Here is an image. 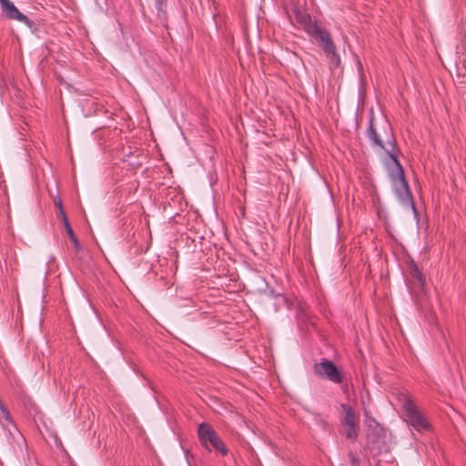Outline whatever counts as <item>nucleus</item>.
I'll list each match as a JSON object with an SVG mask.
<instances>
[{
	"mask_svg": "<svg viewBox=\"0 0 466 466\" xmlns=\"http://www.w3.org/2000/svg\"><path fill=\"white\" fill-rule=\"evenodd\" d=\"M313 371L320 379L335 384H340L344 380L343 371L332 360L327 359H322L319 362H316L313 365Z\"/></svg>",
	"mask_w": 466,
	"mask_h": 466,
	"instance_id": "nucleus-5",
	"label": "nucleus"
},
{
	"mask_svg": "<svg viewBox=\"0 0 466 466\" xmlns=\"http://www.w3.org/2000/svg\"><path fill=\"white\" fill-rule=\"evenodd\" d=\"M2 12L11 20H17L25 23L28 27L32 28L34 23L24 14H22L15 5L9 0H0Z\"/></svg>",
	"mask_w": 466,
	"mask_h": 466,
	"instance_id": "nucleus-7",
	"label": "nucleus"
},
{
	"mask_svg": "<svg viewBox=\"0 0 466 466\" xmlns=\"http://www.w3.org/2000/svg\"><path fill=\"white\" fill-rule=\"evenodd\" d=\"M132 155H133V153H131V152H130V154L127 156V158L123 157V158H122V161H124V162H125V161H128Z\"/></svg>",
	"mask_w": 466,
	"mask_h": 466,
	"instance_id": "nucleus-13",
	"label": "nucleus"
},
{
	"mask_svg": "<svg viewBox=\"0 0 466 466\" xmlns=\"http://www.w3.org/2000/svg\"><path fill=\"white\" fill-rule=\"evenodd\" d=\"M65 228L66 230V233H67L71 242L74 245L75 251L76 253H78L79 250L81 249V246H80V243L78 242V240H77V238H76V235L74 233V230H73L71 225L69 224V225L65 226Z\"/></svg>",
	"mask_w": 466,
	"mask_h": 466,
	"instance_id": "nucleus-8",
	"label": "nucleus"
},
{
	"mask_svg": "<svg viewBox=\"0 0 466 466\" xmlns=\"http://www.w3.org/2000/svg\"><path fill=\"white\" fill-rule=\"evenodd\" d=\"M358 461H359V460H358V459H356V458H352V459H351V462H352V463H357Z\"/></svg>",
	"mask_w": 466,
	"mask_h": 466,
	"instance_id": "nucleus-14",
	"label": "nucleus"
},
{
	"mask_svg": "<svg viewBox=\"0 0 466 466\" xmlns=\"http://www.w3.org/2000/svg\"><path fill=\"white\" fill-rule=\"evenodd\" d=\"M3 420L6 421L7 423L13 424V420L10 415V412L5 406L0 407V422H3Z\"/></svg>",
	"mask_w": 466,
	"mask_h": 466,
	"instance_id": "nucleus-9",
	"label": "nucleus"
},
{
	"mask_svg": "<svg viewBox=\"0 0 466 466\" xmlns=\"http://www.w3.org/2000/svg\"><path fill=\"white\" fill-rule=\"evenodd\" d=\"M307 32L313 36L317 42L319 43V46L323 49L325 54L328 56H330L336 64H339V56H338L336 52V46L330 37L329 33L318 25L316 23L309 24L307 28Z\"/></svg>",
	"mask_w": 466,
	"mask_h": 466,
	"instance_id": "nucleus-4",
	"label": "nucleus"
},
{
	"mask_svg": "<svg viewBox=\"0 0 466 466\" xmlns=\"http://www.w3.org/2000/svg\"><path fill=\"white\" fill-rule=\"evenodd\" d=\"M57 216L61 218L64 227L70 224L64 208L58 210Z\"/></svg>",
	"mask_w": 466,
	"mask_h": 466,
	"instance_id": "nucleus-10",
	"label": "nucleus"
},
{
	"mask_svg": "<svg viewBox=\"0 0 466 466\" xmlns=\"http://www.w3.org/2000/svg\"><path fill=\"white\" fill-rule=\"evenodd\" d=\"M402 409L405 415V421L415 431H423L431 429V424L410 397L405 396L403 398Z\"/></svg>",
	"mask_w": 466,
	"mask_h": 466,
	"instance_id": "nucleus-3",
	"label": "nucleus"
},
{
	"mask_svg": "<svg viewBox=\"0 0 466 466\" xmlns=\"http://www.w3.org/2000/svg\"><path fill=\"white\" fill-rule=\"evenodd\" d=\"M57 216L61 218L64 227L70 224L64 208L58 210Z\"/></svg>",
	"mask_w": 466,
	"mask_h": 466,
	"instance_id": "nucleus-11",
	"label": "nucleus"
},
{
	"mask_svg": "<svg viewBox=\"0 0 466 466\" xmlns=\"http://www.w3.org/2000/svg\"><path fill=\"white\" fill-rule=\"evenodd\" d=\"M344 411L341 424L343 425V434L348 440L356 441L359 436V430L356 426V416L353 409L348 404H341Z\"/></svg>",
	"mask_w": 466,
	"mask_h": 466,
	"instance_id": "nucleus-6",
	"label": "nucleus"
},
{
	"mask_svg": "<svg viewBox=\"0 0 466 466\" xmlns=\"http://www.w3.org/2000/svg\"><path fill=\"white\" fill-rule=\"evenodd\" d=\"M54 203H55V206L57 208L58 210L61 209V208H63V204H62V200L59 198H55Z\"/></svg>",
	"mask_w": 466,
	"mask_h": 466,
	"instance_id": "nucleus-12",
	"label": "nucleus"
},
{
	"mask_svg": "<svg viewBox=\"0 0 466 466\" xmlns=\"http://www.w3.org/2000/svg\"><path fill=\"white\" fill-rule=\"evenodd\" d=\"M366 135L370 139V145L373 148L385 150L390 157V161L386 164V167L396 198L402 206L410 208L415 211L412 194L405 177L403 167L398 160L397 155L395 154V143L394 141L390 142L391 149L385 148V145L374 126L373 116H370L369 127L366 131Z\"/></svg>",
	"mask_w": 466,
	"mask_h": 466,
	"instance_id": "nucleus-1",
	"label": "nucleus"
},
{
	"mask_svg": "<svg viewBox=\"0 0 466 466\" xmlns=\"http://www.w3.org/2000/svg\"><path fill=\"white\" fill-rule=\"evenodd\" d=\"M198 437L205 450L216 451L221 456H227L228 450L213 427L208 422H201L198 427Z\"/></svg>",
	"mask_w": 466,
	"mask_h": 466,
	"instance_id": "nucleus-2",
	"label": "nucleus"
}]
</instances>
